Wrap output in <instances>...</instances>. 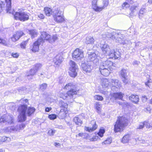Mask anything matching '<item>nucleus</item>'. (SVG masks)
<instances>
[{"label":"nucleus","mask_w":152,"mask_h":152,"mask_svg":"<svg viewBox=\"0 0 152 152\" xmlns=\"http://www.w3.org/2000/svg\"><path fill=\"white\" fill-rule=\"evenodd\" d=\"M144 126V121L140 122L138 126L136 128V129L137 130L142 129Z\"/></svg>","instance_id":"obj_41"},{"label":"nucleus","mask_w":152,"mask_h":152,"mask_svg":"<svg viewBox=\"0 0 152 152\" xmlns=\"http://www.w3.org/2000/svg\"><path fill=\"white\" fill-rule=\"evenodd\" d=\"M6 3L4 1L0 2V12H1L6 8V10L7 13H10L11 8V0H4Z\"/></svg>","instance_id":"obj_9"},{"label":"nucleus","mask_w":152,"mask_h":152,"mask_svg":"<svg viewBox=\"0 0 152 152\" xmlns=\"http://www.w3.org/2000/svg\"><path fill=\"white\" fill-rule=\"evenodd\" d=\"M12 14L14 19L17 20L24 22L28 20L29 18V13L25 12H16Z\"/></svg>","instance_id":"obj_5"},{"label":"nucleus","mask_w":152,"mask_h":152,"mask_svg":"<svg viewBox=\"0 0 152 152\" xmlns=\"http://www.w3.org/2000/svg\"><path fill=\"white\" fill-rule=\"evenodd\" d=\"M56 132V130L52 129H50L48 132V134L50 136L53 135Z\"/></svg>","instance_id":"obj_45"},{"label":"nucleus","mask_w":152,"mask_h":152,"mask_svg":"<svg viewBox=\"0 0 152 152\" xmlns=\"http://www.w3.org/2000/svg\"><path fill=\"white\" fill-rule=\"evenodd\" d=\"M36 109L32 106L28 107L27 105L21 104L18 107V111L19 113L18 117V121L23 122L26 119V115L30 117L34 115L36 111Z\"/></svg>","instance_id":"obj_1"},{"label":"nucleus","mask_w":152,"mask_h":152,"mask_svg":"<svg viewBox=\"0 0 152 152\" xmlns=\"http://www.w3.org/2000/svg\"><path fill=\"white\" fill-rule=\"evenodd\" d=\"M0 152H3V151L1 149H0Z\"/></svg>","instance_id":"obj_61"},{"label":"nucleus","mask_w":152,"mask_h":152,"mask_svg":"<svg viewBox=\"0 0 152 152\" xmlns=\"http://www.w3.org/2000/svg\"><path fill=\"white\" fill-rule=\"evenodd\" d=\"M96 54L94 53L88 54V60L90 61H93L96 59Z\"/></svg>","instance_id":"obj_30"},{"label":"nucleus","mask_w":152,"mask_h":152,"mask_svg":"<svg viewBox=\"0 0 152 152\" xmlns=\"http://www.w3.org/2000/svg\"><path fill=\"white\" fill-rule=\"evenodd\" d=\"M82 67L83 70L85 72L90 73L91 71V66L86 64H83Z\"/></svg>","instance_id":"obj_22"},{"label":"nucleus","mask_w":152,"mask_h":152,"mask_svg":"<svg viewBox=\"0 0 152 152\" xmlns=\"http://www.w3.org/2000/svg\"><path fill=\"white\" fill-rule=\"evenodd\" d=\"M101 49L104 53H106L109 51L110 49L109 46L106 44H104L101 47Z\"/></svg>","instance_id":"obj_29"},{"label":"nucleus","mask_w":152,"mask_h":152,"mask_svg":"<svg viewBox=\"0 0 152 152\" xmlns=\"http://www.w3.org/2000/svg\"><path fill=\"white\" fill-rule=\"evenodd\" d=\"M129 140V134L125 135L122 138L121 142L124 143H127Z\"/></svg>","instance_id":"obj_34"},{"label":"nucleus","mask_w":152,"mask_h":152,"mask_svg":"<svg viewBox=\"0 0 152 152\" xmlns=\"http://www.w3.org/2000/svg\"><path fill=\"white\" fill-rule=\"evenodd\" d=\"M100 138L97 135L94 136L92 138L90 139V140L91 141H97L98 139Z\"/></svg>","instance_id":"obj_44"},{"label":"nucleus","mask_w":152,"mask_h":152,"mask_svg":"<svg viewBox=\"0 0 152 152\" xmlns=\"http://www.w3.org/2000/svg\"><path fill=\"white\" fill-rule=\"evenodd\" d=\"M51 36L50 35L44 32L42 34L40 37L38 38L41 43H43L45 41H48L49 42Z\"/></svg>","instance_id":"obj_16"},{"label":"nucleus","mask_w":152,"mask_h":152,"mask_svg":"<svg viewBox=\"0 0 152 152\" xmlns=\"http://www.w3.org/2000/svg\"><path fill=\"white\" fill-rule=\"evenodd\" d=\"M144 13V12L143 10L141 9L140 10L139 12V15L140 16L142 15H143Z\"/></svg>","instance_id":"obj_53"},{"label":"nucleus","mask_w":152,"mask_h":152,"mask_svg":"<svg viewBox=\"0 0 152 152\" xmlns=\"http://www.w3.org/2000/svg\"><path fill=\"white\" fill-rule=\"evenodd\" d=\"M57 39V37L55 36H53L52 37H50L49 43H53L55 42Z\"/></svg>","instance_id":"obj_48"},{"label":"nucleus","mask_w":152,"mask_h":152,"mask_svg":"<svg viewBox=\"0 0 152 152\" xmlns=\"http://www.w3.org/2000/svg\"><path fill=\"white\" fill-rule=\"evenodd\" d=\"M95 100L98 101H102L104 100L103 97L100 95H95L94 96Z\"/></svg>","instance_id":"obj_39"},{"label":"nucleus","mask_w":152,"mask_h":152,"mask_svg":"<svg viewBox=\"0 0 152 152\" xmlns=\"http://www.w3.org/2000/svg\"><path fill=\"white\" fill-rule=\"evenodd\" d=\"M42 66V64L40 63H37L34 64V68L31 69L29 70V72L30 74L28 75V76L34 75L41 68Z\"/></svg>","instance_id":"obj_17"},{"label":"nucleus","mask_w":152,"mask_h":152,"mask_svg":"<svg viewBox=\"0 0 152 152\" xmlns=\"http://www.w3.org/2000/svg\"><path fill=\"white\" fill-rule=\"evenodd\" d=\"M30 38L27 39L26 40L23 41L20 44V46L21 48L25 49L26 45L28 44Z\"/></svg>","instance_id":"obj_28"},{"label":"nucleus","mask_w":152,"mask_h":152,"mask_svg":"<svg viewBox=\"0 0 152 152\" xmlns=\"http://www.w3.org/2000/svg\"><path fill=\"white\" fill-rule=\"evenodd\" d=\"M148 2L150 4H152V0H148Z\"/></svg>","instance_id":"obj_58"},{"label":"nucleus","mask_w":152,"mask_h":152,"mask_svg":"<svg viewBox=\"0 0 152 152\" xmlns=\"http://www.w3.org/2000/svg\"><path fill=\"white\" fill-rule=\"evenodd\" d=\"M98 0H93L92 1V9L96 12H100L105 8L109 4L108 0H103V6L99 7L97 5Z\"/></svg>","instance_id":"obj_7"},{"label":"nucleus","mask_w":152,"mask_h":152,"mask_svg":"<svg viewBox=\"0 0 152 152\" xmlns=\"http://www.w3.org/2000/svg\"><path fill=\"white\" fill-rule=\"evenodd\" d=\"M24 34H25L23 31H15L10 38V40L12 42H15L18 41Z\"/></svg>","instance_id":"obj_12"},{"label":"nucleus","mask_w":152,"mask_h":152,"mask_svg":"<svg viewBox=\"0 0 152 152\" xmlns=\"http://www.w3.org/2000/svg\"><path fill=\"white\" fill-rule=\"evenodd\" d=\"M144 125L146 126L147 129H149L150 128H152V122L151 123H149L148 121H144Z\"/></svg>","instance_id":"obj_40"},{"label":"nucleus","mask_w":152,"mask_h":152,"mask_svg":"<svg viewBox=\"0 0 152 152\" xmlns=\"http://www.w3.org/2000/svg\"><path fill=\"white\" fill-rule=\"evenodd\" d=\"M94 40L93 37H89L86 39V43L88 44H91L94 43Z\"/></svg>","instance_id":"obj_38"},{"label":"nucleus","mask_w":152,"mask_h":152,"mask_svg":"<svg viewBox=\"0 0 152 152\" xmlns=\"http://www.w3.org/2000/svg\"><path fill=\"white\" fill-rule=\"evenodd\" d=\"M38 18L40 19H43L45 18L44 15L42 13H40L38 15Z\"/></svg>","instance_id":"obj_49"},{"label":"nucleus","mask_w":152,"mask_h":152,"mask_svg":"<svg viewBox=\"0 0 152 152\" xmlns=\"http://www.w3.org/2000/svg\"><path fill=\"white\" fill-rule=\"evenodd\" d=\"M112 81L113 82H117L118 83V80H113Z\"/></svg>","instance_id":"obj_59"},{"label":"nucleus","mask_w":152,"mask_h":152,"mask_svg":"<svg viewBox=\"0 0 152 152\" xmlns=\"http://www.w3.org/2000/svg\"><path fill=\"white\" fill-rule=\"evenodd\" d=\"M9 116L4 114L0 118V123H5L8 121V117Z\"/></svg>","instance_id":"obj_33"},{"label":"nucleus","mask_w":152,"mask_h":152,"mask_svg":"<svg viewBox=\"0 0 152 152\" xmlns=\"http://www.w3.org/2000/svg\"><path fill=\"white\" fill-rule=\"evenodd\" d=\"M0 44L3 45L7 46L9 45V43L4 39L0 37Z\"/></svg>","instance_id":"obj_37"},{"label":"nucleus","mask_w":152,"mask_h":152,"mask_svg":"<svg viewBox=\"0 0 152 152\" xmlns=\"http://www.w3.org/2000/svg\"><path fill=\"white\" fill-rule=\"evenodd\" d=\"M61 107L62 108L60 111V113L62 115H63V117H65L68 113L69 111L67 109V107H65L62 106Z\"/></svg>","instance_id":"obj_23"},{"label":"nucleus","mask_w":152,"mask_h":152,"mask_svg":"<svg viewBox=\"0 0 152 152\" xmlns=\"http://www.w3.org/2000/svg\"><path fill=\"white\" fill-rule=\"evenodd\" d=\"M47 86V84L46 83H44L40 86V88L41 90L45 89Z\"/></svg>","instance_id":"obj_47"},{"label":"nucleus","mask_w":152,"mask_h":152,"mask_svg":"<svg viewBox=\"0 0 152 152\" xmlns=\"http://www.w3.org/2000/svg\"><path fill=\"white\" fill-rule=\"evenodd\" d=\"M8 137L5 136H3L1 138V141L2 142H6L7 140V139H8Z\"/></svg>","instance_id":"obj_51"},{"label":"nucleus","mask_w":152,"mask_h":152,"mask_svg":"<svg viewBox=\"0 0 152 152\" xmlns=\"http://www.w3.org/2000/svg\"><path fill=\"white\" fill-rule=\"evenodd\" d=\"M127 70L124 69H122L120 73V75L121 77L122 81L125 85L129 83L130 82L127 77Z\"/></svg>","instance_id":"obj_15"},{"label":"nucleus","mask_w":152,"mask_h":152,"mask_svg":"<svg viewBox=\"0 0 152 152\" xmlns=\"http://www.w3.org/2000/svg\"><path fill=\"white\" fill-rule=\"evenodd\" d=\"M110 100L114 102L118 99L123 100L124 94L121 92H115L110 93Z\"/></svg>","instance_id":"obj_11"},{"label":"nucleus","mask_w":152,"mask_h":152,"mask_svg":"<svg viewBox=\"0 0 152 152\" xmlns=\"http://www.w3.org/2000/svg\"><path fill=\"white\" fill-rule=\"evenodd\" d=\"M95 108L98 111H100L101 109V106L99 102H96L94 104Z\"/></svg>","instance_id":"obj_35"},{"label":"nucleus","mask_w":152,"mask_h":152,"mask_svg":"<svg viewBox=\"0 0 152 152\" xmlns=\"http://www.w3.org/2000/svg\"><path fill=\"white\" fill-rule=\"evenodd\" d=\"M114 49L111 50L110 51V52L108 54V56L109 57L107 58L106 60L105 61H109L110 62H111L112 64V65H115V63L113 61L110 60L111 59H113L114 57Z\"/></svg>","instance_id":"obj_24"},{"label":"nucleus","mask_w":152,"mask_h":152,"mask_svg":"<svg viewBox=\"0 0 152 152\" xmlns=\"http://www.w3.org/2000/svg\"><path fill=\"white\" fill-rule=\"evenodd\" d=\"M41 43L39 39H37L30 46V51L34 53L38 52L39 50V46Z\"/></svg>","instance_id":"obj_13"},{"label":"nucleus","mask_w":152,"mask_h":152,"mask_svg":"<svg viewBox=\"0 0 152 152\" xmlns=\"http://www.w3.org/2000/svg\"><path fill=\"white\" fill-rule=\"evenodd\" d=\"M62 58L61 56H56L53 58V61L56 66H59L62 62Z\"/></svg>","instance_id":"obj_21"},{"label":"nucleus","mask_w":152,"mask_h":152,"mask_svg":"<svg viewBox=\"0 0 152 152\" xmlns=\"http://www.w3.org/2000/svg\"><path fill=\"white\" fill-rule=\"evenodd\" d=\"M133 3V0H126L122 4L121 7L123 9L128 8L130 7V4Z\"/></svg>","instance_id":"obj_20"},{"label":"nucleus","mask_w":152,"mask_h":152,"mask_svg":"<svg viewBox=\"0 0 152 152\" xmlns=\"http://www.w3.org/2000/svg\"><path fill=\"white\" fill-rule=\"evenodd\" d=\"M73 121L76 125L79 126H80L83 123L82 121L78 116H75L73 118Z\"/></svg>","instance_id":"obj_25"},{"label":"nucleus","mask_w":152,"mask_h":152,"mask_svg":"<svg viewBox=\"0 0 152 152\" xmlns=\"http://www.w3.org/2000/svg\"><path fill=\"white\" fill-rule=\"evenodd\" d=\"M23 101L26 103H28V100L27 99H23Z\"/></svg>","instance_id":"obj_56"},{"label":"nucleus","mask_w":152,"mask_h":152,"mask_svg":"<svg viewBox=\"0 0 152 152\" xmlns=\"http://www.w3.org/2000/svg\"><path fill=\"white\" fill-rule=\"evenodd\" d=\"M11 56L13 58H18L19 56V54L18 53H12L11 54Z\"/></svg>","instance_id":"obj_46"},{"label":"nucleus","mask_w":152,"mask_h":152,"mask_svg":"<svg viewBox=\"0 0 152 152\" xmlns=\"http://www.w3.org/2000/svg\"><path fill=\"white\" fill-rule=\"evenodd\" d=\"M53 17L54 21L57 23H61L64 22L65 20L63 12L59 8H57L55 10Z\"/></svg>","instance_id":"obj_6"},{"label":"nucleus","mask_w":152,"mask_h":152,"mask_svg":"<svg viewBox=\"0 0 152 152\" xmlns=\"http://www.w3.org/2000/svg\"><path fill=\"white\" fill-rule=\"evenodd\" d=\"M110 82L107 79H103L101 80V85L103 87L106 88L109 86Z\"/></svg>","instance_id":"obj_27"},{"label":"nucleus","mask_w":152,"mask_h":152,"mask_svg":"<svg viewBox=\"0 0 152 152\" xmlns=\"http://www.w3.org/2000/svg\"><path fill=\"white\" fill-rule=\"evenodd\" d=\"M63 89L65 90H68L66 94H61V97L64 99H65L68 97L72 98L74 96L77 94L79 91L75 85L71 83L66 84Z\"/></svg>","instance_id":"obj_2"},{"label":"nucleus","mask_w":152,"mask_h":152,"mask_svg":"<svg viewBox=\"0 0 152 152\" xmlns=\"http://www.w3.org/2000/svg\"><path fill=\"white\" fill-rule=\"evenodd\" d=\"M52 109L51 107H47L45 109V111L47 112H49Z\"/></svg>","instance_id":"obj_54"},{"label":"nucleus","mask_w":152,"mask_h":152,"mask_svg":"<svg viewBox=\"0 0 152 152\" xmlns=\"http://www.w3.org/2000/svg\"><path fill=\"white\" fill-rule=\"evenodd\" d=\"M25 126V124H23L21 125V126H20V127H22L23 128H24Z\"/></svg>","instance_id":"obj_57"},{"label":"nucleus","mask_w":152,"mask_h":152,"mask_svg":"<svg viewBox=\"0 0 152 152\" xmlns=\"http://www.w3.org/2000/svg\"><path fill=\"white\" fill-rule=\"evenodd\" d=\"M84 133L83 132H80L78 134L76 135V137H82L84 135Z\"/></svg>","instance_id":"obj_50"},{"label":"nucleus","mask_w":152,"mask_h":152,"mask_svg":"<svg viewBox=\"0 0 152 152\" xmlns=\"http://www.w3.org/2000/svg\"><path fill=\"white\" fill-rule=\"evenodd\" d=\"M128 119L124 115L118 117L114 125V131L115 133L121 132L128 124Z\"/></svg>","instance_id":"obj_3"},{"label":"nucleus","mask_w":152,"mask_h":152,"mask_svg":"<svg viewBox=\"0 0 152 152\" xmlns=\"http://www.w3.org/2000/svg\"><path fill=\"white\" fill-rule=\"evenodd\" d=\"M105 132V130L104 129L103 127H101L98 132L97 133V134H98V136L100 137H102L104 136V134Z\"/></svg>","instance_id":"obj_31"},{"label":"nucleus","mask_w":152,"mask_h":152,"mask_svg":"<svg viewBox=\"0 0 152 152\" xmlns=\"http://www.w3.org/2000/svg\"><path fill=\"white\" fill-rule=\"evenodd\" d=\"M43 12L45 15L47 17H50L53 15L54 12L51 7H44Z\"/></svg>","instance_id":"obj_18"},{"label":"nucleus","mask_w":152,"mask_h":152,"mask_svg":"<svg viewBox=\"0 0 152 152\" xmlns=\"http://www.w3.org/2000/svg\"><path fill=\"white\" fill-rule=\"evenodd\" d=\"M138 9V5H134L131 6L129 8V10L130 11L129 15L131 16H132L134 15V13L136 12Z\"/></svg>","instance_id":"obj_26"},{"label":"nucleus","mask_w":152,"mask_h":152,"mask_svg":"<svg viewBox=\"0 0 152 152\" xmlns=\"http://www.w3.org/2000/svg\"><path fill=\"white\" fill-rule=\"evenodd\" d=\"M111 140L110 138H107L106 140L102 142L103 145H109L111 143Z\"/></svg>","instance_id":"obj_43"},{"label":"nucleus","mask_w":152,"mask_h":152,"mask_svg":"<svg viewBox=\"0 0 152 152\" xmlns=\"http://www.w3.org/2000/svg\"><path fill=\"white\" fill-rule=\"evenodd\" d=\"M48 118L50 120H54L57 118V115L55 114H51L48 115Z\"/></svg>","instance_id":"obj_42"},{"label":"nucleus","mask_w":152,"mask_h":152,"mask_svg":"<svg viewBox=\"0 0 152 152\" xmlns=\"http://www.w3.org/2000/svg\"><path fill=\"white\" fill-rule=\"evenodd\" d=\"M69 64L70 67L69 69V74L71 77L75 78L77 75V66L74 61L71 60L70 61Z\"/></svg>","instance_id":"obj_8"},{"label":"nucleus","mask_w":152,"mask_h":152,"mask_svg":"<svg viewBox=\"0 0 152 152\" xmlns=\"http://www.w3.org/2000/svg\"><path fill=\"white\" fill-rule=\"evenodd\" d=\"M114 58L115 59H117L120 58L121 54L118 50L114 49Z\"/></svg>","instance_id":"obj_32"},{"label":"nucleus","mask_w":152,"mask_h":152,"mask_svg":"<svg viewBox=\"0 0 152 152\" xmlns=\"http://www.w3.org/2000/svg\"><path fill=\"white\" fill-rule=\"evenodd\" d=\"M29 34L31 35L32 38H34L37 35V33L34 29H31L29 31Z\"/></svg>","instance_id":"obj_36"},{"label":"nucleus","mask_w":152,"mask_h":152,"mask_svg":"<svg viewBox=\"0 0 152 152\" xmlns=\"http://www.w3.org/2000/svg\"><path fill=\"white\" fill-rule=\"evenodd\" d=\"M115 67V65H112L109 61H104L100 65L99 71L103 76H107Z\"/></svg>","instance_id":"obj_4"},{"label":"nucleus","mask_w":152,"mask_h":152,"mask_svg":"<svg viewBox=\"0 0 152 152\" xmlns=\"http://www.w3.org/2000/svg\"><path fill=\"white\" fill-rule=\"evenodd\" d=\"M90 124L92 126L91 127L85 126L84 130L89 132H91L95 130L98 128V125L96 124V121L94 119L91 121Z\"/></svg>","instance_id":"obj_14"},{"label":"nucleus","mask_w":152,"mask_h":152,"mask_svg":"<svg viewBox=\"0 0 152 152\" xmlns=\"http://www.w3.org/2000/svg\"><path fill=\"white\" fill-rule=\"evenodd\" d=\"M54 145L55 147L60 146V144L59 143L55 142L54 143Z\"/></svg>","instance_id":"obj_55"},{"label":"nucleus","mask_w":152,"mask_h":152,"mask_svg":"<svg viewBox=\"0 0 152 152\" xmlns=\"http://www.w3.org/2000/svg\"><path fill=\"white\" fill-rule=\"evenodd\" d=\"M72 56L74 59L81 60L84 57V52L82 49L76 48L72 52Z\"/></svg>","instance_id":"obj_10"},{"label":"nucleus","mask_w":152,"mask_h":152,"mask_svg":"<svg viewBox=\"0 0 152 152\" xmlns=\"http://www.w3.org/2000/svg\"><path fill=\"white\" fill-rule=\"evenodd\" d=\"M129 99L132 103L137 104L139 102V98L138 96L136 94H132L129 97Z\"/></svg>","instance_id":"obj_19"},{"label":"nucleus","mask_w":152,"mask_h":152,"mask_svg":"<svg viewBox=\"0 0 152 152\" xmlns=\"http://www.w3.org/2000/svg\"><path fill=\"white\" fill-rule=\"evenodd\" d=\"M102 94L105 95V91H103L101 93Z\"/></svg>","instance_id":"obj_60"},{"label":"nucleus","mask_w":152,"mask_h":152,"mask_svg":"<svg viewBox=\"0 0 152 152\" xmlns=\"http://www.w3.org/2000/svg\"><path fill=\"white\" fill-rule=\"evenodd\" d=\"M152 83L151 80L150 79H149L145 83V85L148 86L149 87V83Z\"/></svg>","instance_id":"obj_52"}]
</instances>
